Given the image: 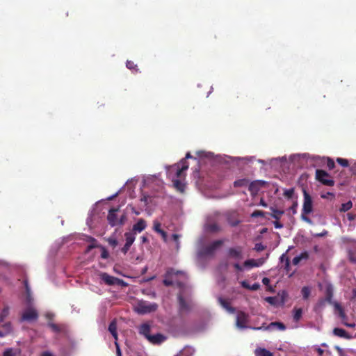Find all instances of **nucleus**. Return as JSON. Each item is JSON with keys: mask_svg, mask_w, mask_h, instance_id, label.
<instances>
[{"mask_svg": "<svg viewBox=\"0 0 356 356\" xmlns=\"http://www.w3.org/2000/svg\"><path fill=\"white\" fill-rule=\"evenodd\" d=\"M123 204L111 205L107 202L106 219L108 222H124L127 220V213L129 209H123Z\"/></svg>", "mask_w": 356, "mask_h": 356, "instance_id": "f257e3e1", "label": "nucleus"}, {"mask_svg": "<svg viewBox=\"0 0 356 356\" xmlns=\"http://www.w3.org/2000/svg\"><path fill=\"white\" fill-rule=\"evenodd\" d=\"M227 220V222H241L238 218V214L235 211H228L225 213H221L214 211L208 215L207 222H219Z\"/></svg>", "mask_w": 356, "mask_h": 356, "instance_id": "f03ea898", "label": "nucleus"}, {"mask_svg": "<svg viewBox=\"0 0 356 356\" xmlns=\"http://www.w3.org/2000/svg\"><path fill=\"white\" fill-rule=\"evenodd\" d=\"M107 209V202H97L89 213L87 222H94L102 220L105 217Z\"/></svg>", "mask_w": 356, "mask_h": 356, "instance_id": "7ed1b4c3", "label": "nucleus"}, {"mask_svg": "<svg viewBox=\"0 0 356 356\" xmlns=\"http://www.w3.org/2000/svg\"><path fill=\"white\" fill-rule=\"evenodd\" d=\"M223 243L222 240H217L207 246H202L197 250V254L198 257L202 258L205 257L212 256L216 250Z\"/></svg>", "mask_w": 356, "mask_h": 356, "instance_id": "20e7f679", "label": "nucleus"}, {"mask_svg": "<svg viewBox=\"0 0 356 356\" xmlns=\"http://www.w3.org/2000/svg\"><path fill=\"white\" fill-rule=\"evenodd\" d=\"M158 308L156 303H149L147 301H140L135 307V311L138 314H146L155 312Z\"/></svg>", "mask_w": 356, "mask_h": 356, "instance_id": "39448f33", "label": "nucleus"}, {"mask_svg": "<svg viewBox=\"0 0 356 356\" xmlns=\"http://www.w3.org/2000/svg\"><path fill=\"white\" fill-rule=\"evenodd\" d=\"M315 176L316 179L325 186H333L334 185V181L331 178L330 175L323 170L317 169Z\"/></svg>", "mask_w": 356, "mask_h": 356, "instance_id": "423d86ee", "label": "nucleus"}, {"mask_svg": "<svg viewBox=\"0 0 356 356\" xmlns=\"http://www.w3.org/2000/svg\"><path fill=\"white\" fill-rule=\"evenodd\" d=\"M99 277L101 280L108 286L118 285L126 286L127 285L123 280L110 275L106 273H100Z\"/></svg>", "mask_w": 356, "mask_h": 356, "instance_id": "0eeeda50", "label": "nucleus"}, {"mask_svg": "<svg viewBox=\"0 0 356 356\" xmlns=\"http://www.w3.org/2000/svg\"><path fill=\"white\" fill-rule=\"evenodd\" d=\"M38 318V313L33 307H28L22 313V321H32Z\"/></svg>", "mask_w": 356, "mask_h": 356, "instance_id": "6e6552de", "label": "nucleus"}, {"mask_svg": "<svg viewBox=\"0 0 356 356\" xmlns=\"http://www.w3.org/2000/svg\"><path fill=\"white\" fill-rule=\"evenodd\" d=\"M188 168V165L185 159H182L180 163L174 165L170 167V173L175 172L177 177L181 178L183 172Z\"/></svg>", "mask_w": 356, "mask_h": 356, "instance_id": "1a4fd4ad", "label": "nucleus"}, {"mask_svg": "<svg viewBox=\"0 0 356 356\" xmlns=\"http://www.w3.org/2000/svg\"><path fill=\"white\" fill-rule=\"evenodd\" d=\"M135 234L136 233L133 232H126L124 234V237L126 240V243L124 245L122 248L121 251L124 254L129 250L130 247L133 244L135 241Z\"/></svg>", "mask_w": 356, "mask_h": 356, "instance_id": "9d476101", "label": "nucleus"}, {"mask_svg": "<svg viewBox=\"0 0 356 356\" xmlns=\"http://www.w3.org/2000/svg\"><path fill=\"white\" fill-rule=\"evenodd\" d=\"M249 316L248 314L244 312H238L236 316V326L239 328H245L247 327V323L248 321Z\"/></svg>", "mask_w": 356, "mask_h": 356, "instance_id": "9b49d317", "label": "nucleus"}, {"mask_svg": "<svg viewBox=\"0 0 356 356\" xmlns=\"http://www.w3.org/2000/svg\"><path fill=\"white\" fill-rule=\"evenodd\" d=\"M303 213L308 214L312 211V200L311 196L304 191Z\"/></svg>", "mask_w": 356, "mask_h": 356, "instance_id": "f8f14e48", "label": "nucleus"}, {"mask_svg": "<svg viewBox=\"0 0 356 356\" xmlns=\"http://www.w3.org/2000/svg\"><path fill=\"white\" fill-rule=\"evenodd\" d=\"M172 275H184V273L179 270H175L173 268H168L165 273V279H164L163 281V283L165 286H170L173 285V282L170 279L168 278Z\"/></svg>", "mask_w": 356, "mask_h": 356, "instance_id": "ddd939ff", "label": "nucleus"}, {"mask_svg": "<svg viewBox=\"0 0 356 356\" xmlns=\"http://www.w3.org/2000/svg\"><path fill=\"white\" fill-rule=\"evenodd\" d=\"M147 340L154 345H159L166 340V337L161 333L150 335Z\"/></svg>", "mask_w": 356, "mask_h": 356, "instance_id": "4468645a", "label": "nucleus"}, {"mask_svg": "<svg viewBox=\"0 0 356 356\" xmlns=\"http://www.w3.org/2000/svg\"><path fill=\"white\" fill-rule=\"evenodd\" d=\"M280 262L284 264L283 268H284V270L286 271V273L287 274L290 273L289 277L292 276L294 273V271L292 273H290L291 272L290 259L286 256V253L282 254L280 258Z\"/></svg>", "mask_w": 356, "mask_h": 356, "instance_id": "2eb2a0df", "label": "nucleus"}, {"mask_svg": "<svg viewBox=\"0 0 356 356\" xmlns=\"http://www.w3.org/2000/svg\"><path fill=\"white\" fill-rule=\"evenodd\" d=\"M229 257L235 259H241L243 258V251L241 247L231 248L228 250Z\"/></svg>", "mask_w": 356, "mask_h": 356, "instance_id": "dca6fc26", "label": "nucleus"}, {"mask_svg": "<svg viewBox=\"0 0 356 356\" xmlns=\"http://www.w3.org/2000/svg\"><path fill=\"white\" fill-rule=\"evenodd\" d=\"M265 184V181H254L251 182L249 184L248 190L252 195H256L260 187L263 186Z\"/></svg>", "mask_w": 356, "mask_h": 356, "instance_id": "f3484780", "label": "nucleus"}, {"mask_svg": "<svg viewBox=\"0 0 356 356\" xmlns=\"http://www.w3.org/2000/svg\"><path fill=\"white\" fill-rule=\"evenodd\" d=\"M335 307L339 311V315L341 318L343 323L348 327H354L355 326V323H348L346 322L347 316L345 314L343 308L338 303L335 304Z\"/></svg>", "mask_w": 356, "mask_h": 356, "instance_id": "a211bd4d", "label": "nucleus"}, {"mask_svg": "<svg viewBox=\"0 0 356 356\" xmlns=\"http://www.w3.org/2000/svg\"><path fill=\"white\" fill-rule=\"evenodd\" d=\"M150 330V325L147 323H143L139 327V333L143 335L147 339L151 335Z\"/></svg>", "mask_w": 356, "mask_h": 356, "instance_id": "6ab92c4d", "label": "nucleus"}, {"mask_svg": "<svg viewBox=\"0 0 356 356\" xmlns=\"http://www.w3.org/2000/svg\"><path fill=\"white\" fill-rule=\"evenodd\" d=\"M309 253L307 251L302 252L300 255L295 257L292 260V264L296 266L302 260H307L309 259Z\"/></svg>", "mask_w": 356, "mask_h": 356, "instance_id": "aec40b11", "label": "nucleus"}, {"mask_svg": "<svg viewBox=\"0 0 356 356\" xmlns=\"http://www.w3.org/2000/svg\"><path fill=\"white\" fill-rule=\"evenodd\" d=\"M108 331L111 332L112 336L118 341V333H117V322L116 320H113L108 325Z\"/></svg>", "mask_w": 356, "mask_h": 356, "instance_id": "412c9836", "label": "nucleus"}, {"mask_svg": "<svg viewBox=\"0 0 356 356\" xmlns=\"http://www.w3.org/2000/svg\"><path fill=\"white\" fill-rule=\"evenodd\" d=\"M267 330H285L286 326L283 323L281 322H272L270 323L268 327H266Z\"/></svg>", "mask_w": 356, "mask_h": 356, "instance_id": "4be33fe9", "label": "nucleus"}, {"mask_svg": "<svg viewBox=\"0 0 356 356\" xmlns=\"http://www.w3.org/2000/svg\"><path fill=\"white\" fill-rule=\"evenodd\" d=\"M332 297H333V287L331 284H328L325 288V298L326 302L332 304Z\"/></svg>", "mask_w": 356, "mask_h": 356, "instance_id": "5701e85b", "label": "nucleus"}, {"mask_svg": "<svg viewBox=\"0 0 356 356\" xmlns=\"http://www.w3.org/2000/svg\"><path fill=\"white\" fill-rule=\"evenodd\" d=\"M333 334L335 336H337V337H339L341 338L350 339V336L348 334V332L342 328H338V327L334 328L333 330Z\"/></svg>", "mask_w": 356, "mask_h": 356, "instance_id": "b1692460", "label": "nucleus"}, {"mask_svg": "<svg viewBox=\"0 0 356 356\" xmlns=\"http://www.w3.org/2000/svg\"><path fill=\"white\" fill-rule=\"evenodd\" d=\"M326 302H327L326 300H325L324 298L319 299L318 300V302L316 303V305H314V312H321L325 307Z\"/></svg>", "mask_w": 356, "mask_h": 356, "instance_id": "393cba45", "label": "nucleus"}, {"mask_svg": "<svg viewBox=\"0 0 356 356\" xmlns=\"http://www.w3.org/2000/svg\"><path fill=\"white\" fill-rule=\"evenodd\" d=\"M178 300H179L180 312H186L189 309V307H188L187 302H186V300L181 296H179L178 297Z\"/></svg>", "mask_w": 356, "mask_h": 356, "instance_id": "a878e982", "label": "nucleus"}, {"mask_svg": "<svg viewBox=\"0 0 356 356\" xmlns=\"http://www.w3.org/2000/svg\"><path fill=\"white\" fill-rule=\"evenodd\" d=\"M174 187L179 192L184 193L185 190V184L179 179H174L173 181Z\"/></svg>", "mask_w": 356, "mask_h": 356, "instance_id": "bb28decb", "label": "nucleus"}, {"mask_svg": "<svg viewBox=\"0 0 356 356\" xmlns=\"http://www.w3.org/2000/svg\"><path fill=\"white\" fill-rule=\"evenodd\" d=\"M255 356H273V353L265 348H257L254 351Z\"/></svg>", "mask_w": 356, "mask_h": 356, "instance_id": "cd10ccee", "label": "nucleus"}, {"mask_svg": "<svg viewBox=\"0 0 356 356\" xmlns=\"http://www.w3.org/2000/svg\"><path fill=\"white\" fill-rule=\"evenodd\" d=\"M218 301L220 302V305L227 310L234 312L235 311L234 308L230 306V304L225 299L222 298H218Z\"/></svg>", "mask_w": 356, "mask_h": 356, "instance_id": "c85d7f7f", "label": "nucleus"}, {"mask_svg": "<svg viewBox=\"0 0 356 356\" xmlns=\"http://www.w3.org/2000/svg\"><path fill=\"white\" fill-rule=\"evenodd\" d=\"M302 315V309L301 308H294L293 309V321L298 322L300 320Z\"/></svg>", "mask_w": 356, "mask_h": 356, "instance_id": "c756f323", "label": "nucleus"}, {"mask_svg": "<svg viewBox=\"0 0 356 356\" xmlns=\"http://www.w3.org/2000/svg\"><path fill=\"white\" fill-rule=\"evenodd\" d=\"M301 293L304 300H307L311 293V289L309 286H303L301 289Z\"/></svg>", "mask_w": 356, "mask_h": 356, "instance_id": "7c9ffc66", "label": "nucleus"}, {"mask_svg": "<svg viewBox=\"0 0 356 356\" xmlns=\"http://www.w3.org/2000/svg\"><path fill=\"white\" fill-rule=\"evenodd\" d=\"M352 206H353L352 202L348 201L346 203L341 204V207L339 208V211H343V212L347 211L351 209Z\"/></svg>", "mask_w": 356, "mask_h": 356, "instance_id": "2f4dec72", "label": "nucleus"}, {"mask_svg": "<svg viewBox=\"0 0 356 356\" xmlns=\"http://www.w3.org/2000/svg\"><path fill=\"white\" fill-rule=\"evenodd\" d=\"M248 180L247 179H241L236 180L234 182V186L235 187H242V186H245L248 185Z\"/></svg>", "mask_w": 356, "mask_h": 356, "instance_id": "473e14b6", "label": "nucleus"}, {"mask_svg": "<svg viewBox=\"0 0 356 356\" xmlns=\"http://www.w3.org/2000/svg\"><path fill=\"white\" fill-rule=\"evenodd\" d=\"M2 330L6 332V335H8L12 332V325L10 322H7L2 325Z\"/></svg>", "mask_w": 356, "mask_h": 356, "instance_id": "72a5a7b5", "label": "nucleus"}, {"mask_svg": "<svg viewBox=\"0 0 356 356\" xmlns=\"http://www.w3.org/2000/svg\"><path fill=\"white\" fill-rule=\"evenodd\" d=\"M204 229L211 232H216L219 229V228L218 227V224H206Z\"/></svg>", "mask_w": 356, "mask_h": 356, "instance_id": "f704fd0d", "label": "nucleus"}, {"mask_svg": "<svg viewBox=\"0 0 356 356\" xmlns=\"http://www.w3.org/2000/svg\"><path fill=\"white\" fill-rule=\"evenodd\" d=\"M47 325L48 327H49L51 330L56 333H58L61 331V328L60 327L57 325V324H55L51 321H49V323H47Z\"/></svg>", "mask_w": 356, "mask_h": 356, "instance_id": "c9c22d12", "label": "nucleus"}, {"mask_svg": "<svg viewBox=\"0 0 356 356\" xmlns=\"http://www.w3.org/2000/svg\"><path fill=\"white\" fill-rule=\"evenodd\" d=\"M161 224H154V229L156 232L160 233L164 241H166L167 234L165 232L162 230L161 228Z\"/></svg>", "mask_w": 356, "mask_h": 356, "instance_id": "e433bc0d", "label": "nucleus"}, {"mask_svg": "<svg viewBox=\"0 0 356 356\" xmlns=\"http://www.w3.org/2000/svg\"><path fill=\"white\" fill-rule=\"evenodd\" d=\"M243 266L245 267H257L259 266V264L254 259H248L243 263Z\"/></svg>", "mask_w": 356, "mask_h": 356, "instance_id": "4c0bfd02", "label": "nucleus"}, {"mask_svg": "<svg viewBox=\"0 0 356 356\" xmlns=\"http://www.w3.org/2000/svg\"><path fill=\"white\" fill-rule=\"evenodd\" d=\"M8 314L9 308L7 307H4L0 313V323L3 322L4 319L8 316Z\"/></svg>", "mask_w": 356, "mask_h": 356, "instance_id": "58836bf2", "label": "nucleus"}, {"mask_svg": "<svg viewBox=\"0 0 356 356\" xmlns=\"http://www.w3.org/2000/svg\"><path fill=\"white\" fill-rule=\"evenodd\" d=\"M294 195V188L286 189L284 192V196L287 199H292Z\"/></svg>", "mask_w": 356, "mask_h": 356, "instance_id": "ea45409f", "label": "nucleus"}, {"mask_svg": "<svg viewBox=\"0 0 356 356\" xmlns=\"http://www.w3.org/2000/svg\"><path fill=\"white\" fill-rule=\"evenodd\" d=\"M336 161L343 167H348L349 165V161L346 159L337 158Z\"/></svg>", "mask_w": 356, "mask_h": 356, "instance_id": "a19ab883", "label": "nucleus"}, {"mask_svg": "<svg viewBox=\"0 0 356 356\" xmlns=\"http://www.w3.org/2000/svg\"><path fill=\"white\" fill-rule=\"evenodd\" d=\"M145 228V224H134L133 232H142Z\"/></svg>", "mask_w": 356, "mask_h": 356, "instance_id": "79ce46f5", "label": "nucleus"}, {"mask_svg": "<svg viewBox=\"0 0 356 356\" xmlns=\"http://www.w3.org/2000/svg\"><path fill=\"white\" fill-rule=\"evenodd\" d=\"M126 66L129 70H136V72H138L137 65L134 63V61L131 60H127L126 63Z\"/></svg>", "mask_w": 356, "mask_h": 356, "instance_id": "37998d69", "label": "nucleus"}, {"mask_svg": "<svg viewBox=\"0 0 356 356\" xmlns=\"http://www.w3.org/2000/svg\"><path fill=\"white\" fill-rule=\"evenodd\" d=\"M327 166L329 170H332L335 167V163L333 159L330 158H327Z\"/></svg>", "mask_w": 356, "mask_h": 356, "instance_id": "c03bdc74", "label": "nucleus"}, {"mask_svg": "<svg viewBox=\"0 0 356 356\" xmlns=\"http://www.w3.org/2000/svg\"><path fill=\"white\" fill-rule=\"evenodd\" d=\"M265 300L272 305H275L277 303V298L276 297H271V296L266 297L265 298Z\"/></svg>", "mask_w": 356, "mask_h": 356, "instance_id": "a18cd8bd", "label": "nucleus"}, {"mask_svg": "<svg viewBox=\"0 0 356 356\" xmlns=\"http://www.w3.org/2000/svg\"><path fill=\"white\" fill-rule=\"evenodd\" d=\"M26 301L29 307H32L33 298L31 297V293H26Z\"/></svg>", "mask_w": 356, "mask_h": 356, "instance_id": "49530a36", "label": "nucleus"}, {"mask_svg": "<svg viewBox=\"0 0 356 356\" xmlns=\"http://www.w3.org/2000/svg\"><path fill=\"white\" fill-rule=\"evenodd\" d=\"M3 356H15V353L12 348H8L3 352Z\"/></svg>", "mask_w": 356, "mask_h": 356, "instance_id": "de8ad7c7", "label": "nucleus"}, {"mask_svg": "<svg viewBox=\"0 0 356 356\" xmlns=\"http://www.w3.org/2000/svg\"><path fill=\"white\" fill-rule=\"evenodd\" d=\"M179 236H180L179 234H173L172 235V238L173 241L175 242H176V243H177V249H179Z\"/></svg>", "mask_w": 356, "mask_h": 356, "instance_id": "09e8293b", "label": "nucleus"}, {"mask_svg": "<svg viewBox=\"0 0 356 356\" xmlns=\"http://www.w3.org/2000/svg\"><path fill=\"white\" fill-rule=\"evenodd\" d=\"M265 249V246L261 243H256L254 245V250L257 252L263 251Z\"/></svg>", "mask_w": 356, "mask_h": 356, "instance_id": "8fccbe9b", "label": "nucleus"}, {"mask_svg": "<svg viewBox=\"0 0 356 356\" xmlns=\"http://www.w3.org/2000/svg\"><path fill=\"white\" fill-rule=\"evenodd\" d=\"M348 259L350 262L356 264V257L354 256V254L351 251L348 252Z\"/></svg>", "mask_w": 356, "mask_h": 356, "instance_id": "3c124183", "label": "nucleus"}, {"mask_svg": "<svg viewBox=\"0 0 356 356\" xmlns=\"http://www.w3.org/2000/svg\"><path fill=\"white\" fill-rule=\"evenodd\" d=\"M115 346L116 348L117 356H122V352H121V350H120V346H119V343H118V341H115Z\"/></svg>", "mask_w": 356, "mask_h": 356, "instance_id": "603ef678", "label": "nucleus"}, {"mask_svg": "<svg viewBox=\"0 0 356 356\" xmlns=\"http://www.w3.org/2000/svg\"><path fill=\"white\" fill-rule=\"evenodd\" d=\"M101 257L103 259H107L108 257V252L104 248H102Z\"/></svg>", "mask_w": 356, "mask_h": 356, "instance_id": "864d4df0", "label": "nucleus"}, {"mask_svg": "<svg viewBox=\"0 0 356 356\" xmlns=\"http://www.w3.org/2000/svg\"><path fill=\"white\" fill-rule=\"evenodd\" d=\"M260 287V284H258V283H254V284L252 285H250V290L251 291H257L259 289Z\"/></svg>", "mask_w": 356, "mask_h": 356, "instance_id": "5fc2aeb1", "label": "nucleus"}, {"mask_svg": "<svg viewBox=\"0 0 356 356\" xmlns=\"http://www.w3.org/2000/svg\"><path fill=\"white\" fill-rule=\"evenodd\" d=\"M241 284L242 287H243L244 289L250 290V285L248 284V282L247 281H242L241 282Z\"/></svg>", "mask_w": 356, "mask_h": 356, "instance_id": "6e6d98bb", "label": "nucleus"}, {"mask_svg": "<svg viewBox=\"0 0 356 356\" xmlns=\"http://www.w3.org/2000/svg\"><path fill=\"white\" fill-rule=\"evenodd\" d=\"M263 214H264V213L261 211H255L251 214V216L252 217H257V216H263Z\"/></svg>", "mask_w": 356, "mask_h": 356, "instance_id": "4d7b16f0", "label": "nucleus"}, {"mask_svg": "<svg viewBox=\"0 0 356 356\" xmlns=\"http://www.w3.org/2000/svg\"><path fill=\"white\" fill-rule=\"evenodd\" d=\"M24 285L26 293H29L31 290H30L28 280H24Z\"/></svg>", "mask_w": 356, "mask_h": 356, "instance_id": "13d9d810", "label": "nucleus"}, {"mask_svg": "<svg viewBox=\"0 0 356 356\" xmlns=\"http://www.w3.org/2000/svg\"><path fill=\"white\" fill-rule=\"evenodd\" d=\"M45 317H46L48 320H49V321H51H51H52V320H53V318H54V314H52V313H47V314H45Z\"/></svg>", "mask_w": 356, "mask_h": 356, "instance_id": "bf43d9fd", "label": "nucleus"}, {"mask_svg": "<svg viewBox=\"0 0 356 356\" xmlns=\"http://www.w3.org/2000/svg\"><path fill=\"white\" fill-rule=\"evenodd\" d=\"M234 268H235L236 270H238V271H242V270H243V268H242V267H241V266L239 264H238V263H235V264H234Z\"/></svg>", "mask_w": 356, "mask_h": 356, "instance_id": "052dcab7", "label": "nucleus"}, {"mask_svg": "<svg viewBox=\"0 0 356 356\" xmlns=\"http://www.w3.org/2000/svg\"><path fill=\"white\" fill-rule=\"evenodd\" d=\"M316 351L318 353V356H323L324 350L321 348H316Z\"/></svg>", "mask_w": 356, "mask_h": 356, "instance_id": "680f3d73", "label": "nucleus"}, {"mask_svg": "<svg viewBox=\"0 0 356 356\" xmlns=\"http://www.w3.org/2000/svg\"><path fill=\"white\" fill-rule=\"evenodd\" d=\"M40 356H54L49 351H44L41 353Z\"/></svg>", "mask_w": 356, "mask_h": 356, "instance_id": "e2e57ef3", "label": "nucleus"}, {"mask_svg": "<svg viewBox=\"0 0 356 356\" xmlns=\"http://www.w3.org/2000/svg\"><path fill=\"white\" fill-rule=\"evenodd\" d=\"M347 216H348V220H350V221H352V220H355V215H353L352 213H348Z\"/></svg>", "mask_w": 356, "mask_h": 356, "instance_id": "0e129e2a", "label": "nucleus"}, {"mask_svg": "<svg viewBox=\"0 0 356 356\" xmlns=\"http://www.w3.org/2000/svg\"><path fill=\"white\" fill-rule=\"evenodd\" d=\"M118 194H119V193L118 192V193H116L115 194H114V195H111V196L108 197L107 198V200H113V199H115V198L118 195Z\"/></svg>", "mask_w": 356, "mask_h": 356, "instance_id": "69168bd1", "label": "nucleus"}, {"mask_svg": "<svg viewBox=\"0 0 356 356\" xmlns=\"http://www.w3.org/2000/svg\"><path fill=\"white\" fill-rule=\"evenodd\" d=\"M262 282H263L264 284L267 285L270 282V280H269L268 278L264 277L262 280Z\"/></svg>", "mask_w": 356, "mask_h": 356, "instance_id": "338daca9", "label": "nucleus"}, {"mask_svg": "<svg viewBox=\"0 0 356 356\" xmlns=\"http://www.w3.org/2000/svg\"><path fill=\"white\" fill-rule=\"evenodd\" d=\"M260 204L265 207H267V204L265 202V201L263 199H261Z\"/></svg>", "mask_w": 356, "mask_h": 356, "instance_id": "774afa93", "label": "nucleus"}]
</instances>
